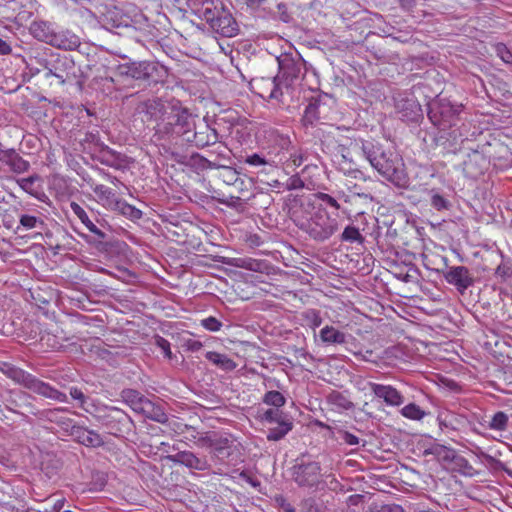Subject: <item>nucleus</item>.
Returning a JSON list of instances; mask_svg holds the SVG:
<instances>
[{"instance_id": "4be33fe9", "label": "nucleus", "mask_w": 512, "mask_h": 512, "mask_svg": "<svg viewBox=\"0 0 512 512\" xmlns=\"http://www.w3.org/2000/svg\"><path fill=\"white\" fill-rule=\"evenodd\" d=\"M224 9L222 3L218 0H207L203 3L200 10L201 17L210 25L214 23L217 17L220 15V11Z\"/></svg>"}, {"instance_id": "4d7b16f0", "label": "nucleus", "mask_w": 512, "mask_h": 512, "mask_svg": "<svg viewBox=\"0 0 512 512\" xmlns=\"http://www.w3.org/2000/svg\"><path fill=\"white\" fill-rule=\"evenodd\" d=\"M202 343L200 341H197V340H190L188 343H187V347L189 350L191 351H198L202 348Z\"/></svg>"}, {"instance_id": "49530a36", "label": "nucleus", "mask_w": 512, "mask_h": 512, "mask_svg": "<svg viewBox=\"0 0 512 512\" xmlns=\"http://www.w3.org/2000/svg\"><path fill=\"white\" fill-rule=\"evenodd\" d=\"M431 205L433 208L440 211V210L448 209L449 201L447 199H445L442 195H440L438 193H434L431 196Z\"/></svg>"}, {"instance_id": "4468645a", "label": "nucleus", "mask_w": 512, "mask_h": 512, "mask_svg": "<svg viewBox=\"0 0 512 512\" xmlns=\"http://www.w3.org/2000/svg\"><path fill=\"white\" fill-rule=\"evenodd\" d=\"M0 161L15 173L26 172L30 164L28 161L23 159L14 149H6L0 143Z\"/></svg>"}, {"instance_id": "a18cd8bd", "label": "nucleus", "mask_w": 512, "mask_h": 512, "mask_svg": "<svg viewBox=\"0 0 512 512\" xmlns=\"http://www.w3.org/2000/svg\"><path fill=\"white\" fill-rule=\"evenodd\" d=\"M285 417L281 412L274 409H268L266 410L262 415V420L268 422V423H278L281 420H283Z\"/></svg>"}, {"instance_id": "cd10ccee", "label": "nucleus", "mask_w": 512, "mask_h": 512, "mask_svg": "<svg viewBox=\"0 0 512 512\" xmlns=\"http://www.w3.org/2000/svg\"><path fill=\"white\" fill-rule=\"evenodd\" d=\"M277 424V427L271 428L267 434V439L270 441H278L282 439L293 427L292 422L286 418Z\"/></svg>"}, {"instance_id": "6e6552de", "label": "nucleus", "mask_w": 512, "mask_h": 512, "mask_svg": "<svg viewBox=\"0 0 512 512\" xmlns=\"http://www.w3.org/2000/svg\"><path fill=\"white\" fill-rule=\"evenodd\" d=\"M445 280L454 285L460 293L466 291L472 284L473 278L465 266L450 267L444 274Z\"/></svg>"}, {"instance_id": "a878e982", "label": "nucleus", "mask_w": 512, "mask_h": 512, "mask_svg": "<svg viewBox=\"0 0 512 512\" xmlns=\"http://www.w3.org/2000/svg\"><path fill=\"white\" fill-rule=\"evenodd\" d=\"M426 453L434 455L438 461L443 463H450L456 457L454 449L441 444L432 445L429 449L426 450Z\"/></svg>"}, {"instance_id": "2eb2a0df", "label": "nucleus", "mask_w": 512, "mask_h": 512, "mask_svg": "<svg viewBox=\"0 0 512 512\" xmlns=\"http://www.w3.org/2000/svg\"><path fill=\"white\" fill-rule=\"evenodd\" d=\"M71 435L82 445L87 447H99L103 444L102 437L95 431L81 426H73Z\"/></svg>"}, {"instance_id": "37998d69", "label": "nucleus", "mask_w": 512, "mask_h": 512, "mask_svg": "<svg viewBox=\"0 0 512 512\" xmlns=\"http://www.w3.org/2000/svg\"><path fill=\"white\" fill-rule=\"evenodd\" d=\"M155 345L162 351L163 355L167 359H172L173 354L171 351L170 342L161 336L155 338Z\"/></svg>"}, {"instance_id": "c85d7f7f", "label": "nucleus", "mask_w": 512, "mask_h": 512, "mask_svg": "<svg viewBox=\"0 0 512 512\" xmlns=\"http://www.w3.org/2000/svg\"><path fill=\"white\" fill-rule=\"evenodd\" d=\"M0 370L6 374L9 378L13 379L14 381L24 384L25 380L27 379L29 373L23 371L22 369H19L9 363H1L0 364Z\"/></svg>"}, {"instance_id": "f03ea898", "label": "nucleus", "mask_w": 512, "mask_h": 512, "mask_svg": "<svg viewBox=\"0 0 512 512\" xmlns=\"http://www.w3.org/2000/svg\"><path fill=\"white\" fill-rule=\"evenodd\" d=\"M146 113L156 121L157 130L166 134H184L189 127L190 114L178 104L149 100L146 103Z\"/></svg>"}, {"instance_id": "6e6d98bb", "label": "nucleus", "mask_w": 512, "mask_h": 512, "mask_svg": "<svg viewBox=\"0 0 512 512\" xmlns=\"http://www.w3.org/2000/svg\"><path fill=\"white\" fill-rule=\"evenodd\" d=\"M11 46L0 38V54L1 55H7L11 52Z\"/></svg>"}, {"instance_id": "dca6fc26", "label": "nucleus", "mask_w": 512, "mask_h": 512, "mask_svg": "<svg viewBox=\"0 0 512 512\" xmlns=\"http://www.w3.org/2000/svg\"><path fill=\"white\" fill-rule=\"evenodd\" d=\"M124 401L136 412L148 413L152 402L145 399L138 391L133 389H126L122 391Z\"/></svg>"}, {"instance_id": "c756f323", "label": "nucleus", "mask_w": 512, "mask_h": 512, "mask_svg": "<svg viewBox=\"0 0 512 512\" xmlns=\"http://www.w3.org/2000/svg\"><path fill=\"white\" fill-rule=\"evenodd\" d=\"M113 211H117L131 220H138L142 217L141 210L128 204L124 200H119Z\"/></svg>"}, {"instance_id": "423d86ee", "label": "nucleus", "mask_w": 512, "mask_h": 512, "mask_svg": "<svg viewBox=\"0 0 512 512\" xmlns=\"http://www.w3.org/2000/svg\"><path fill=\"white\" fill-rule=\"evenodd\" d=\"M456 111L457 109H454L450 105L434 102L429 107L428 116L434 125L441 129H446L453 125L452 118Z\"/></svg>"}, {"instance_id": "f257e3e1", "label": "nucleus", "mask_w": 512, "mask_h": 512, "mask_svg": "<svg viewBox=\"0 0 512 512\" xmlns=\"http://www.w3.org/2000/svg\"><path fill=\"white\" fill-rule=\"evenodd\" d=\"M362 153L370 165L388 181L398 187L408 185L409 177L402 157L395 152L384 151L380 145L364 143Z\"/></svg>"}, {"instance_id": "20e7f679", "label": "nucleus", "mask_w": 512, "mask_h": 512, "mask_svg": "<svg viewBox=\"0 0 512 512\" xmlns=\"http://www.w3.org/2000/svg\"><path fill=\"white\" fill-rule=\"evenodd\" d=\"M321 468L317 462L299 464L293 468V478L302 487H314L321 481Z\"/></svg>"}, {"instance_id": "0e129e2a", "label": "nucleus", "mask_w": 512, "mask_h": 512, "mask_svg": "<svg viewBox=\"0 0 512 512\" xmlns=\"http://www.w3.org/2000/svg\"><path fill=\"white\" fill-rule=\"evenodd\" d=\"M408 278H409V275H406V276L403 278V280H404L405 282H408V281H409V280H408Z\"/></svg>"}, {"instance_id": "3c124183", "label": "nucleus", "mask_w": 512, "mask_h": 512, "mask_svg": "<svg viewBox=\"0 0 512 512\" xmlns=\"http://www.w3.org/2000/svg\"><path fill=\"white\" fill-rule=\"evenodd\" d=\"M376 512H405L404 509L397 504H388L381 506Z\"/></svg>"}, {"instance_id": "a19ab883", "label": "nucleus", "mask_w": 512, "mask_h": 512, "mask_svg": "<svg viewBox=\"0 0 512 512\" xmlns=\"http://www.w3.org/2000/svg\"><path fill=\"white\" fill-rule=\"evenodd\" d=\"M144 414L159 423H165L168 420L166 413L160 407H155L153 404L152 407L149 408L148 413Z\"/></svg>"}, {"instance_id": "c9c22d12", "label": "nucleus", "mask_w": 512, "mask_h": 512, "mask_svg": "<svg viewBox=\"0 0 512 512\" xmlns=\"http://www.w3.org/2000/svg\"><path fill=\"white\" fill-rule=\"evenodd\" d=\"M479 161L485 163V159L483 157H481L480 155H474L465 163L464 170L467 173V175L474 178L483 173L482 168H480L479 170H474V165L478 164Z\"/></svg>"}, {"instance_id": "1a4fd4ad", "label": "nucleus", "mask_w": 512, "mask_h": 512, "mask_svg": "<svg viewBox=\"0 0 512 512\" xmlns=\"http://www.w3.org/2000/svg\"><path fill=\"white\" fill-rule=\"evenodd\" d=\"M373 394L382 399L388 406H400L404 403V396L395 387L374 382H368Z\"/></svg>"}, {"instance_id": "aec40b11", "label": "nucleus", "mask_w": 512, "mask_h": 512, "mask_svg": "<svg viewBox=\"0 0 512 512\" xmlns=\"http://www.w3.org/2000/svg\"><path fill=\"white\" fill-rule=\"evenodd\" d=\"M319 337L324 344H344L346 342L347 335L335 328L334 326L326 325L320 332Z\"/></svg>"}, {"instance_id": "58836bf2", "label": "nucleus", "mask_w": 512, "mask_h": 512, "mask_svg": "<svg viewBox=\"0 0 512 512\" xmlns=\"http://www.w3.org/2000/svg\"><path fill=\"white\" fill-rule=\"evenodd\" d=\"M20 226L26 230L36 228L39 224L42 225L43 221L36 216L23 214L20 216Z\"/></svg>"}, {"instance_id": "b1692460", "label": "nucleus", "mask_w": 512, "mask_h": 512, "mask_svg": "<svg viewBox=\"0 0 512 512\" xmlns=\"http://www.w3.org/2000/svg\"><path fill=\"white\" fill-rule=\"evenodd\" d=\"M205 357L212 364L224 371H232L237 367L236 363L225 354L209 351L205 354Z\"/></svg>"}, {"instance_id": "bf43d9fd", "label": "nucleus", "mask_w": 512, "mask_h": 512, "mask_svg": "<svg viewBox=\"0 0 512 512\" xmlns=\"http://www.w3.org/2000/svg\"><path fill=\"white\" fill-rule=\"evenodd\" d=\"M63 506H64V499H58L54 503L51 512H59L63 508Z\"/></svg>"}, {"instance_id": "5fc2aeb1", "label": "nucleus", "mask_w": 512, "mask_h": 512, "mask_svg": "<svg viewBox=\"0 0 512 512\" xmlns=\"http://www.w3.org/2000/svg\"><path fill=\"white\" fill-rule=\"evenodd\" d=\"M277 501L279 502V505L284 512H296L293 506L290 503H288L285 499L280 498L277 499Z\"/></svg>"}, {"instance_id": "9d476101", "label": "nucleus", "mask_w": 512, "mask_h": 512, "mask_svg": "<svg viewBox=\"0 0 512 512\" xmlns=\"http://www.w3.org/2000/svg\"><path fill=\"white\" fill-rule=\"evenodd\" d=\"M118 70L121 75L140 80L149 78L155 70V65L147 61L131 62L120 65Z\"/></svg>"}, {"instance_id": "f3484780", "label": "nucleus", "mask_w": 512, "mask_h": 512, "mask_svg": "<svg viewBox=\"0 0 512 512\" xmlns=\"http://www.w3.org/2000/svg\"><path fill=\"white\" fill-rule=\"evenodd\" d=\"M30 32L34 38L46 42L48 44H58L57 39L54 38L55 32L52 25L44 21H34L30 26Z\"/></svg>"}, {"instance_id": "393cba45", "label": "nucleus", "mask_w": 512, "mask_h": 512, "mask_svg": "<svg viewBox=\"0 0 512 512\" xmlns=\"http://www.w3.org/2000/svg\"><path fill=\"white\" fill-rule=\"evenodd\" d=\"M398 112L406 120H417L420 116L421 108L415 100H406L403 104H397Z\"/></svg>"}, {"instance_id": "f8f14e48", "label": "nucleus", "mask_w": 512, "mask_h": 512, "mask_svg": "<svg viewBox=\"0 0 512 512\" xmlns=\"http://www.w3.org/2000/svg\"><path fill=\"white\" fill-rule=\"evenodd\" d=\"M300 66L291 59L279 61V74L274 77L281 84V88H289L300 74Z\"/></svg>"}, {"instance_id": "13d9d810", "label": "nucleus", "mask_w": 512, "mask_h": 512, "mask_svg": "<svg viewBox=\"0 0 512 512\" xmlns=\"http://www.w3.org/2000/svg\"><path fill=\"white\" fill-rule=\"evenodd\" d=\"M372 354V351L370 350H367L365 353H362V352H356L355 353V356L360 358L361 360L363 361H368L369 360V357L371 356Z\"/></svg>"}, {"instance_id": "39448f33", "label": "nucleus", "mask_w": 512, "mask_h": 512, "mask_svg": "<svg viewBox=\"0 0 512 512\" xmlns=\"http://www.w3.org/2000/svg\"><path fill=\"white\" fill-rule=\"evenodd\" d=\"M251 90L263 99L279 100L283 95L281 84L275 78H255L250 82Z\"/></svg>"}, {"instance_id": "e433bc0d", "label": "nucleus", "mask_w": 512, "mask_h": 512, "mask_svg": "<svg viewBox=\"0 0 512 512\" xmlns=\"http://www.w3.org/2000/svg\"><path fill=\"white\" fill-rule=\"evenodd\" d=\"M36 180L37 177L31 176L27 178H21L17 181V183L20 186V188L23 189L25 192L29 193L32 196L37 197L38 189L35 186Z\"/></svg>"}, {"instance_id": "79ce46f5", "label": "nucleus", "mask_w": 512, "mask_h": 512, "mask_svg": "<svg viewBox=\"0 0 512 512\" xmlns=\"http://www.w3.org/2000/svg\"><path fill=\"white\" fill-rule=\"evenodd\" d=\"M195 141L196 144L200 146L213 144L217 141V133L215 130H209V133L206 135V138L202 137V133H195Z\"/></svg>"}, {"instance_id": "7ed1b4c3", "label": "nucleus", "mask_w": 512, "mask_h": 512, "mask_svg": "<svg viewBox=\"0 0 512 512\" xmlns=\"http://www.w3.org/2000/svg\"><path fill=\"white\" fill-rule=\"evenodd\" d=\"M300 228L316 241L328 240L339 229L338 213L329 214L321 205L315 208L314 213Z\"/></svg>"}, {"instance_id": "4c0bfd02", "label": "nucleus", "mask_w": 512, "mask_h": 512, "mask_svg": "<svg viewBox=\"0 0 512 512\" xmlns=\"http://www.w3.org/2000/svg\"><path fill=\"white\" fill-rule=\"evenodd\" d=\"M318 108L319 106L316 103H310L309 105L306 106L303 115L304 124L312 125L318 119Z\"/></svg>"}, {"instance_id": "8fccbe9b", "label": "nucleus", "mask_w": 512, "mask_h": 512, "mask_svg": "<svg viewBox=\"0 0 512 512\" xmlns=\"http://www.w3.org/2000/svg\"><path fill=\"white\" fill-rule=\"evenodd\" d=\"M70 395L73 399L78 400L80 402L81 407H84L86 397L80 389H78L77 387H72L70 389Z\"/></svg>"}, {"instance_id": "864d4df0", "label": "nucleus", "mask_w": 512, "mask_h": 512, "mask_svg": "<svg viewBox=\"0 0 512 512\" xmlns=\"http://www.w3.org/2000/svg\"><path fill=\"white\" fill-rule=\"evenodd\" d=\"M253 264H254V261L251 259H248V260L247 259H238L236 266L241 267V268H246V269H254Z\"/></svg>"}, {"instance_id": "473e14b6", "label": "nucleus", "mask_w": 512, "mask_h": 512, "mask_svg": "<svg viewBox=\"0 0 512 512\" xmlns=\"http://www.w3.org/2000/svg\"><path fill=\"white\" fill-rule=\"evenodd\" d=\"M263 402L267 405H271L274 407H282L286 400L285 397L278 391H268L264 397Z\"/></svg>"}, {"instance_id": "2f4dec72", "label": "nucleus", "mask_w": 512, "mask_h": 512, "mask_svg": "<svg viewBox=\"0 0 512 512\" xmlns=\"http://www.w3.org/2000/svg\"><path fill=\"white\" fill-rule=\"evenodd\" d=\"M507 424L508 416L504 412L499 411L493 415L488 427L492 430L503 431L506 429Z\"/></svg>"}, {"instance_id": "69168bd1", "label": "nucleus", "mask_w": 512, "mask_h": 512, "mask_svg": "<svg viewBox=\"0 0 512 512\" xmlns=\"http://www.w3.org/2000/svg\"><path fill=\"white\" fill-rule=\"evenodd\" d=\"M420 512H434V511H431V510H423V511H420Z\"/></svg>"}, {"instance_id": "f704fd0d", "label": "nucleus", "mask_w": 512, "mask_h": 512, "mask_svg": "<svg viewBox=\"0 0 512 512\" xmlns=\"http://www.w3.org/2000/svg\"><path fill=\"white\" fill-rule=\"evenodd\" d=\"M303 319L305 324L312 329H316L322 324V318L319 312L314 309H309L303 312Z\"/></svg>"}, {"instance_id": "e2e57ef3", "label": "nucleus", "mask_w": 512, "mask_h": 512, "mask_svg": "<svg viewBox=\"0 0 512 512\" xmlns=\"http://www.w3.org/2000/svg\"><path fill=\"white\" fill-rule=\"evenodd\" d=\"M249 3L251 4H255V3H258L260 2L261 0H247Z\"/></svg>"}, {"instance_id": "6ab92c4d", "label": "nucleus", "mask_w": 512, "mask_h": 512, "mask_svg": "<svg viewBox=\"0 0 512 512\" xmlns=\"http://www.w3.org/2000/svg\"><path fill=\"white\" fill-rule=\"evenodd\" d=\"M172 460L175 463H179L185 465L188 468L196 469V470H205L207 468V463L205 460L198 458L192 452L184 451L179 452L172 456Z\"/></svg>"}, {"instance_id": "09e8293b", "label": "nucleus", "mask_w": 512, "mask_h": 512, "mask_svg": "<svg viewBox=\"0 0 512 512\" xmlns=\"http://www.w3.org/2000/svg\"><path fill=\"white\" fill-rule=\"evenodd\" d=\"M496 50L497 54L505 63H512V53L506 48L505 45H498Z\"/></svg>"}, {"instance_id": "052dcab7", "label": "nucleus", "mask_w": 512, "mask_h": 512, "mask_svg": "<svg viewBox=\"0 0 512 512\" xmlns=\"http://www.w3.org/2000/svg\"><path fill=\"white\" fill-rule=\"evenodd\" d=\"M107 416L108 417H111L112 416V413H116V414H120L121 416H125L124 412L119 409V408H116V407H107Z\"/></svg>"}, {"instance_id": "bb28decb", "label": "nucleus", "mask_w": 512, "mask_h": 512, "mask_svg": "<svg viewBox=\"0 0 512 512\" xmlns=\"http://www.w3.org/2000/svg\"><path fill=\"white\" fill-rule=\"evenodd\" d=\"M54 38L59 43L51 45L61 49L73 50L79 45L78 37L68 31L55 33Z\"/></svg>"}, {"instance_id": "c03bdc74", "label": "nucleus", "mask_w": 512, "mask_h": 512, "mask_svg": "<svg viewBox=\"0 0 512 512\" xmlns=\"http://www.w3.org/2000/svg\"><path fill=\"white\" fill-rule=\"evenodd\" d=\"M274 161L266 159L265 157L259 154H252L246 157L245 163L251 166H262V165H272Z\"/></svg>"}, {"instance_id": "603ef678", "label": "nucleus", "mask_w": 512, "mask_h": 512, "mask_svg": "<svg viewBox=\"0 0 512 512\" xmlns=\"http://www.w3.org/2000/svg\"><path fill=\"white\" fill-rule=\"evenodd\" d=\"M342 440L348 444V445H357L359 443V439L357 436L349 433V432H343L342 433Z\"/></svg>"}, {"instance_id": "ea45409f", "label": "nucleus", "mask_w": 512, "mask_h": 512, "mask_svg": "<svg viewBox=\"0 0 512 512\" xmlns=\"http://www.w3.org/2000/svg\"><path fill=\"white\" fill-rule=\"evenodd\" d=\"M201 326L211 332L220 331L223 324L220 320L213 316H209L201 320Z\"/></svg>"}, {"instance_id": "5701e85b", "label": "nucleus", "mask_w": 512, "mask_h": 512, "mask_svg": "<svg viewBox=\"0 0 512 512\" xmlns=\"http://www.w3.org/2000/svg\"><path fill=\"white\" fill-rule=\"evenodd\" d=\"M70 208L85 227L99 238H104L105 234L90 220L86 211L76 202L70 203Z\"/></svg>"}, {"instance_id": "7c9ffc66", "label": "nucleus", "mask_w": 512, "mask_h": 512, "mask_svg": "<svg viewBox=\"0 0 512 512\" xmlns=\"http://www.w3.org/2000/svg\"><path fill=\"white\" fill-rule=\"evenodd\" d=\"M401 414L411 420H421L425 412L416 404L410 403L401 409Z\"/></svg>"}, {"instance_id": "680f3d73", "label": "nucleus", "mask_w": 512, "mask_h": 512, "mask_svg": "<svg viewBox=\"0 0 512 512\" xmlns=\"http://www.w3.org/2000/svg\"><path fill=\"white\" fill-rule=\"evenodd\" d=\"M293 162H294V164H295V165H300V164H301V162H302V158H301V157H299V158H295V159L293 160Z\"/></svg>"}, {"instance_id": "0eeeda50", "label": "nucleus", "mask_w": 512, "mask_h": 512, "mask_svg": "<svg viewBox=\"0 0 512 512\" xmlns=\"http://www.w3.org/2000/svg\"><path fill=\"white\" fill-rule=\"evenodd\" d=\"M26 388L32 392L37 393L49 399H53L59 402H67V396L65 393L58 391L57 389L50 386L33 375L29 374L23 384Z\"/></svg>"}, {"instance_id": "72a5a7b5", "label": "nucleus", "mask_w": 512, "mask_h": 512, "mask_svg": "<svg viewBox=\"0 0 512 512\" xmlns=\"http://www.w3.org/2000/svg\"><path fill=\"white\" fill-rule=\"evenodd\" d=\"M341 239H342V241L350 242V243H354V242L361 243L363 241V237L360 234L359 229L355 226H347L344 229V231L342 232Z\"/></svg>"}, {"instance_id": "412c9836", "label": "nucleus", "mask_w": 512, "mask_h": 512, "mask_svg": "<svg viewBox=\"0 0 512 512\" xmlns=\"http://www.w3.org/2000/svg\"><path fill=\"white\" fill-rule=\"evenodd\" d=\"M327 403L332 407L334 411L339 413L350 410L354 407L349 397L339 391H332L327 396Z\"/></svg>"}, {"instance_id": "ddd939ff", "label": "nucleus", "mask_w": 512, "mask_h": 512, "mask_svg": "<svg viewBox=\"0 0 512 512\" xmlns=\"http://www.w3.org/2000/svg\"><path fill=\"white\" fill-rule=\"evenodd\" d=\"M50 65L46 75L56 77L60 84H64L69 79L71 71L74 70V63L67 56H58Z\"/></svg>"}, {"instance_id": "de8ad7c7", "label": "nucleus", "mask_w": 512, "mask_h": 512, "mask_svg": "<svg viewBox=\"0 0 512 512\" xmlns=\"http://www.w3.org/2000/svg\"><path fill=\"white\" fill-rule=\"evenodd\" d=\"M315 197L320 200L321 202H324L328 204L330 207L334 208L335 210H338L340 208V204L337 202L335 198L330 196L329 194L319 192L315 194Z\"/></svg>"}, {"instance_id": "9b49d317", "label": "nucleus", "mask_w": 512, "mask_h": 512, "mask_svg": "<svg viewBox=\"0 0 512 512\" xmlns=\"http://www.w3.org/2000/svg\"><path fill=\"white\" fill-rule=\"evenodd\" d=\"M211 29L223 37H233L237 34L238 25L232 14L224 8L220 11V15L212 24Z\"/></svg>"}, {"instance_id": "a211bd4d", "label": "nucleus", "mask_w": 512, "mask_h": 512, "mask_svg": "<svg viewBox=\"0 0 512 512\" xmlns=\"http://www.w3.org/2000/svg\"><path fill=\"white\" fill-rule=\"evenodd\" d=\"M93 192L97 197V201L105 208L114 210L115 206L119 202L118 199L113 192V190L105 185H96L93 188Z\"/></svg>"}]
</instances>
